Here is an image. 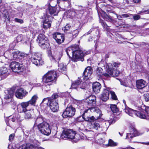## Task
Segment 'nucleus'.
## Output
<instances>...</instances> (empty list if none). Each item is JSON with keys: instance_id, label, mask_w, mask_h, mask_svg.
<instances>
[{"instance_id": "obj_4", "label": "nucleus", "mask_w": 149, "mask_h": 149, "mask_svg": "<svg viewBox=\"0 0 149 149\" xmlns=\"http://www.w3.org/2000/svg\"><path fill=\"white\" fill-rule=\"evenodd\" d=\"M61 138L63 139H73V141L76 142L80 139V136L76 134L75 132L71 130L67 129L63 131L61 134Z\"/></svg>"}, {"instance_id": "obj_20", "label": "nucleus", "mask_w": 149, "mask_h": 149, "mask_svg": "<svg viewBox=\"0 0 149 149\" xmlns=\"http://www.w3.org/2000/svg\"><path fill=\"white\" fill-rule=\"evenodd\" d=\"M10 120L15 123L20 122L23 120V118L21 117L18 113L13 114L10 116Z\"/></svg>"}, {"instance_id": "obj_31", "label": "nucleus", "mask_w": 149, "mask_h": 149, "mask_svg": "<svg viewBox=\"0 0 149 149\" xmlns=\"http://www.w3.org/2000/svg\"><path fill=\"white\" fill-rule=\"evenodd\" d=\"M25 113L24 118L25 119H29L31 118L32 115L33 111V110H29L26 111H23Z\"/></svg>"}, {"instance_id": "obj_11", "label": "nucleus", "mask_w": 149, "mask_h": 149, "mask_svg": "<svg viewBox=\"0 0 149 149\" xmlns=\"http://www.w3.org/2000/svg\"><path fill=\"white\" fill-rule=\"evenodd\" d=\"M125 112L130 116H133L135 115L141 118L146 119L145 115L139 111L133 110L127 107H125Z\"/></svg>"}, {"instance_id": "obj_45", "label": "nucleus", "mask_w": 149, "mask_h": 149, "mask_svg": "<svg viewBox=\"0 0 149 149\" xmlns=\"http://www.w3.org/2000/svg\"><path fill=\"white\" fill-rule=\"evenodd\" d=\"M144 97L145 101L146 102L149 101V93H145L144 95Z\"/></svg>"}, {"instance_id": "obj_40", "label": "nucleus", "mask_w": 149, "mask_h": 149, "mask_svg": "<svg viewBox=\"0 0 149 149\" xmlns=\"http://www.w3.org/2000/svg\"><path fill=\"white\" fill-rule=\"evenodd\" d=\"M92 127L96 130H98L100 128V125L98 123L95 122L91 124Z\"/></svg>"}, {"instance_id": "obj_15", "label": "nucleus", "mask_w": 149, "mask_h": 149, "mask_svg": "<svg viewBox=\"0 0 149 149\" xmlns=\"http://www.w3.org/2000/svg\"><path fill=\"white\" fill-rule=\"evenodd\" d=\"M85 102L87 105V108H92L91 106H94L96 103V97L94 95H91L87 97L85 100Z\"/></svg>"}, {"instance_id": "obj_61", "label": "nucleus", "mask_w": 149, "mask_h": 149, "mask_svg": "<svg viewBox=\"0 0 149 149\" xmlns=\"http://www.w3.org/2000/svg\"><path fill=\"white\" fill-rule=\"evenodd\" d=\"M125 149H135L131 147H127V148H126Z\"/></svg>"}, {"instance_id": "obj_12", "label": "nucleus", "mask_w": 149, "mask_h": 149, "mask_svg": "<svg viewBox=\"0 0 149 149\" xmlns=\"http://www.w3.org/2000/svg\"><path fill=\"white\" fill-rule=\"evenodd\" d=\"M75 111V108L72 106L68 107L63 112L62 116L64 118L72 117L74 115Z\"/></svg>"}, {"instance_id": "obj_30", "label": "nucleus", "mask_w": 149, "mask_h": 149, "mask_svg": "<svg viewBox=\"0 0 149 149\" xmlns=\"http://www.w3.org/2000/svg\"><path fill=\"white\" fill-rule=\"evenodd\" d=\"M93 89L95 93H99L101 88V84L98 82L93 83L92 85Z\"/></svg>"}, {"instance_id": "obj_44", "label": "nucleus", "mask_w": 149, "mask_h": 149, "mask_svg": "<svg viewBox=\"0 0 149 149\" xmlns=\"http://www.w3.org/2000/svg\"><path fill=\"white\" fill-rule=\"evenodd\" d=\"M97 142L100 145H104L105 141L104 139L100 138L97 141Z\"/></svg>"}, {"instance_id": "obj_19", "label": "nucleus", "mask_w": 149, "mask_h": 149, "mask_svg": "<svg viewBox=\"0 0 149 149\" xmlns=\"http://www.w3.org/2000/svg\"><path fill=\"white\" fill-rule=\"evenodd\" d=\"M48 55L51 60L53 62H59L62 56L61 54L59 53L53 55L51 51H48Z\"/></svg>"}, {"instance_id": "obj_52", "label": "nucleus", "mask_w": 149, "mask_h": 149, "mask_svg": "<svg viewBox=\"0 0 149 149\" xmlns=\"http://www.w3.org/2000/svg\"><path fill=\"white\" fill-rule=\"evenodd\" d=\"M78 31L77 30H76L74 31V32L72 33L73 37H76L78 35Z\"/></svg>"}, {"instance_id": "obj_13", "label": "nucleus", "mask_w": 149, "mask_h": 149, "mask_svg": "<svg viewBox=\"0 0 149 149\" xmlns=\"http://www.w3.org/2000/svg\"><path fill=\"white\" fill-rule=\"evenodd\" d=\"M37 41L39 45L42 48H47L49 46L48 43L45 39V36L43 34H40L38 35Z\"/></svg>"}, {"instance_id": "obj_5", "label": "nucleus", "mask_w": 149, "mask_h": 149, "mask_svg": "<svg viewBox=\"0 0 149 149\" xmlns=\"http://www.w3.org/2000/svg\"><path fill=\"white\" fill-rule=\"evenodd\" d=\"M56 3V1L54 0H49L48 3L46 6L47 8L46 12L45 14L48 13V15L50 16H54L57 15L58 11L57 10L56 7L54 6V3Z\"/></svg>"}, {"instance_id": "obj_55", "label": "nucleus", "mask_w": 149, "mask_h": 149, "mask_svg": "<svg viewBox=\"0 0 149 149\" xmlns=\"http://www.w3.org/2000/svg\"><path fill=\"white\" fill-rule=\"evenodd\" d=\"M128 15L127 14H122V16L123 18L127 17L130 16V15Z\"/></svg>"}, {"instance_id": "obj_38", "label": "nucleus", "mask_w": 149, "mask_h": 149, "mask_svg": "<svg viewBox=\"0 0 149 149\" xmlns=\"http://www.w3.org/2000/svg\"><path fill=\"white\" fill-rule=\"evenodd\" d=\"M43 118L42 116H39L37 117L35 121V124L39 125L40 124H42L43 123Z\"/></svg>"}, {"instance_id": "obj_16", "label": "nucleus", "mask_w": 149, "mask_h": 149, "mask_svg": "<svg viewBox=\"0 0 149 149\" xmlns=\"http://www.w3.org/2000/svg\"><path fill=\"white\" fill-rule=\"evenodd\" d=\"M142 134V133L138 132L135 128H132L130 129V133L127 134L126 139L130 140L133 137L141 135Z\"/></svg>"}, {"instance_id": "obj_42", "label": "nucleus", "mask_w": 149, "mask_h": 149, "mask_svg": "<svg viewBox=\"0 0 149 149\" xmlns=\"http://www.w3.org/2000/svg\"><path fill=\"white\" fill-rule=\"evenodd\" d=\"M70 28L71 26L69 24H67L62 28V30L64 32H66L70 30Z\"/></svg>"}, {"instance_id": "obj_64", "label": "nucleus", "mask_w": 149, "mask_h": 149, "mask_svg": "<svg viewBox=\"0 0 149 149\" xmlns=\"http://www.w3.org/2000/svg\"><path fill=\"white\" fill-rule=\"evenodd\" d=\"M148 113L149 114V107L148 109V110L147 111Z\"/></svg>"}, {"instance_id": "obj_22", "label": "nucleus", "mask_w": 149, "mask_h": 149, "mask_svg": "<svg viewBox=\"0 0 149 149\" xmlns=\"http://www.w3.org/2000/svg\"><path fill=\"white\" fill-rule=\"evenodd\" d=\"M95 75L98 80L100 79L104 76L107 77H109V74L107 73H102V69L100 68H98L95 72Z\"/></svg>"}, {"instance_id": "obj_2", "label": "nucleus", "mask_w": 149, "mask_h": 149, "mask_svg": "<svg viewBox=\"0 0 149 149\" xmlns=\"http://www.w3.org/2000/svg\"><path fill=\"white\" fill-rule=\"evenodd\" d=\"M84 111V118L86 121L92 122L101 118L102 114L98 108H89Z\"/></svg>"}, {"instance_id": "obj_50", "label": "nucleus", "mask_w": 149, "mask_h": 149, "mask_svg": "<svg viewBox=\"0 0 149 149\" xmlns=\"http://www.w3.org/2000/svg\"><path fill=\"white\" fill-rule=\"evenodd\" d=\"M15 135L13 134H11L9 136V140L10 141H12L14 138Z\"/></svg>"}, {"instance_id": "obj_46", "label": "nucleus", "mask_w": 149, "mask_h": 149, "mask_svg": "<svg viewBox=\"0 0 149 149\" xmlns=\"http://www.w3.org/2000/svg\"><path fill=\"white\" fill-rule=\"evenodd\" d=\"M77 105L78 109L80 110H84V106L83 104L79 103Z\"/></svg>"}, {"instance_id": "obj_36", "label": "nucleus", "mask_w": 149, "mask_h": 149, "mask_svg": "<svg viewBox=\"0 0 149 149\" xmlns=\"http://www.w3.org/2000/svg\"><path fill=\"white\" fill-rule=\"evenodd\" d=\"M75 11H78L79 12V13H75V17L76 18H77L78 19H81V17H82L83 16V15L84 13V11L83 10H75Z\"/></svg>"}, {"instance_id": "obj_56", "label": "nucleus", "mask_w": 149, "mask_h": 149, "mask_svg": "<svg viewBox=\"0 0 149 149\" xmlns=\"http://www.w3.org/2000/svg\"><path fill=\"white\" fill-rule=\"evenodd\" d=\"M117 16V17L118 19L119 20H121L122 19L123 16H122V15H118L117 14H116Z\"/></svg>"}, {"instance_id": "obj_18", "label": "nucleus", "mask_w": 149, "mask_h": 149, "mask_svg": "<svg viewBox=\"0 0 149 149\" xmlns=\"http://www.w3.org/2000/svg\"><path fill=\"white\" fill-rule=\"evenodd\" d=\"M10 67L13 71L15 72H17L19 70L21 71L23 70L22 65L15 61L12 62Z\"/></svg>"}, {"instance_id": "obj_58", "label": "nucleus", "mask_w": 149, "mask_h": 149, "mask_svg": "<svg viewBox=\"0 0 149 149\" xmlns=\"http://www.w3.org/2000/svg\"><path fill=\"white\" fill-rule=\"evenodd\" d=\"M111 72H114L113 73H115V72L114 71V70H115V68L114 67H111Z\"/></svg>"}, {"instance_id": "obj_8", "label": "nucleus", "mask_w": 149, "mask_h": 149, "mask_svg": "<svg viewBox=\"0 0 149 149\" xmlns=\"http://www.w3.org/2000/svg\"><path fill=\"white\" fill-rule=\"evenodd\" d=\"M38 129L40 132L43 134L49 136L50 134L51 130L49 125L46 122L37 125Z\"/></svg>"}, {"instance_id": "obj_9", "label": "nucleus", "mask_w": 149, "mask_h": 149, "mask_svg": "<svg viewBox=\"0 0 149 149\" xmlns=\"http://www.w3.org/2000/svg\"><path fill=\"white\" fill-rule=\"evenodd\" d=\"M31 60L32 63L37 66L42 65L44 64L41 55L38 53H31Z\"/></svg>"}, {"instance_id": "obj_26", "label": "nucleus", "mask_w": 149, "mask_h": 149, "mask_svg": "<svg viewBox=\"0 0 149 149\" xmlns=\"http://www.w3.org/2000/svg\"><path fill=\"white\" fill-rule=\"evenodd\" d=\"M81 83V81L80 80L76 81L74 83L72 84L71 88L76 89H78V88H81L82 89H85L86 83L84 82L83 84L84 85L82 87L80 85Z\"/></svg>"}, {"instance_id": "obj_43", "label": "nucleus", "mask_w": 149, "mask_h": 149, "mask_svg": "<svg viewBox=\"0 0 149 149\" xmlns=\"http://www.w3.org/2000/svg\"><path fill=\"white\" fill-rule=\"evenodd\" d=\"M110 93L112 98L114 100H116L117 97L115 93L113 91H110Z\"/></svg>"}, {"instance_id": "obj_1", "label": "nucleus", "mask_w": 149, "mask_h": 149, "mask_svg": "<svg viewBox=\"0 0 149 149\" xmlns=\"http://www.w3.org/2000/svg\"><path fill=\"white\" fill-rule=\"evenodd\" d=\"M67 55L70 58H72L73 61H75L79 59H82L84 56L87 54L85 51H82L79 45H75L67 48L66 49Z\"/></svg>"}, {"instance_id": "obj_3", "label": "nucleus", "mask_w": 149, "mask_h": 149, "mask_svg": "<svg viewBox=\"0 0 149 149\" xmlns=\"http://www.w3.org/2000/svg\"><path fill=\"white\" fill-rule=\"evenodd\" d=\"M15 95L17 98L22 99L28 94V92L22 88H17L13 86L7 90V94L5 95L4 98L6 99H10L13 96L15 91Z\"/></svg>"}, {"instance_id": "obj_54", "label": "nucleus", "mask_w": 149, "mask_h": 149, "mask_svg": "<svg viewBox=\"0 0 149 149\" xmlns=\"http://www.w3.org/2000/svg\"><path fill=\"white\" fill-rule=\"evenodd\" d=\"M96 34L95 35V36L94 37V38H96V40H97L98 38V36L99 35V31L98 30H97L96 31Z\"/></svg>"}, {"instance_id": "obj_7", "label": "nucleus", "mask_w": 149, "mask_h": 149, "mask_svg": "<svg viewBox=\"0 0 149 149\" xmlns=\"http://www.w3.org/2000/svg\"><path fill=\"white\" fill-rule=\"evenodd\" d=\"M57 74L54 70L49 71L43 77V82L47 84L50 83L57 78Z\"/></svg>"}, {"instance_id": "obj_41", "label": "nucleus", "mask_w": 149, "mask_h": 149, "mask_svg": "<svg viewBox=\"0 0 149 149\" xmlns=\"http://www.w3.org/2000/svg\"><path fill=\"white\" fill-rule=\"evenodd\" d=\"M84 113H83V115L82 116H79L77 118H76L75 120V121L76 122H80L83 121L84 120Z\"/></svg>"}, {"instance_id": "obj_25", "label": "nucleus", "mask_w": 149, "mask_h": 149, "mask_svg": "<svg viewBox=\"0 0 149 149\" xmlns=\"http://www.w3.org/2000/svg\"><path fill=\"white\" fill-rule=\"evenodd\" d=\"M26 55L24 53H21L19 51H17L13 53V58L8 57V59L10 60H14L17 58H19L20 57H24L26 56Z\"/></svg>"}, {"instance_id": "obj_28", "label": "nucleus", "mask_w": 149, "mask_h": 149, "mask_svg": "<svg viewBox=\"0 0 149 149\" xmlns=\"http://www.w3.org/2000/svg\"><path fill=\"white\" fill-rule=\"evenodd\" d=\"M101 15L102 17L107 21L113 24L116 22V21L111 16L107 15L104 11H102Z\"/></svg>"}, {"instance_id": "obj_33", "label": "nucleus", "mask_w": 149, "mask_h": 149, "mask_svg": "<svg viewBox=\"0 0 149 149\" xmlns=\"http://www.w3.org/2000/svg\"><path fill=\"white\" fill-rule=\"evenodd\" d=\"M66 68V66L65 64L63 63H60L58 65V70L59 71L62 72L63 71H65Z\"/></svg>"}, {"instance_id": "obj_47", "label": "nucleus", "mask_w": 149, "mask_h": 149, "mask_svg": "<svg viewBox=\"0 0 149 149\" xmlns=\"http://www.w3.org/2000/svg\"><path fill=\"white\" fill-rule=\"evenodd\" d=\"M100 22L101 23L102 25L103 26L104 28L107 29V28L108 27V26L105 22H104L102 20H100Z\"/></svg>"}, {"instance_id": "obj_57", "label": "nucleus", "mask_w": 149, "mask_h": 149, "mask_svg": "<svg viewBox=\"0 0 149 149\" xmlns=\"http://www.w3.org/2000/svg\"><path fill=\"white\" fill-rule=\"evenodd\" d=\"M141 13H144L145 14H149V10H142L141 11Z\"/></svg>"}, {"instance_id": "obj_6", "label": "nucleus", "mask_w": 149, "mask_h": 149, "mask_svg": "<svg viewBox=\"0 0 149 149\" xmlns=\"http://www.w3.org/2000/svg\"><path fill=\"white\" fill-rule=\"evenodd\" d=\"M58 97L57 94L54 93L52 96V99L50 100L49 107L51 110L54 112L58 111L59 106L58 103L57 98Z\"/></svg>"}, {"instance_id": "obj_39", "label": "nucleus", "mask_w": 149, "mask_h": 149, "mask_svg": "<svg viewBox=\"0 0 149 149\" xmlns=\"http://www.w3.org/2000/svg\"><path fill=\"white\" fill-rule=\"evenodd\" d=\"M110 108L111 111L114 113H117L118 111V109L116 105L111 104Z\"/></svg>"}, {"instance_id": "obj_53", "label": "nucleus", "mask_w": 149, "mask_h": 149, "mask_svg": "<svg viewBox=\"0 0 149 149\" xmlns=\"http://www.w3.org/2000/svg\"><path fill=\"white\" fill-rule=\"evenodd\" d=\"M51 99H52V97H51V98H48V97L45 98L43 100L42 102V103H43L46 100H47V101H48V102H49V103L50 102V100Z\"/></svg>"}, {"instance_id": "obj_37", "label": "nucleus", "mask_w": 149, "mask_h": 149, "mask_svg": "<svg viewBox=\"0 0 149 149\" xmlns=\"http://www.w3.org/2000/svg\"><path fill=\"white\" fill-rule=\"evenodd\" d=\"M118 143L114 142L113 140L111 139H109V140L108 143L106 145L107 146L111 147H115L118 145Z\"/></svg>"}, {"instance_id": "obj_63", "label": "nucleus", "mask_w": 149, "mask_h": 149, "mask_svg": "<svg viewBox=\"0 0 149 149\" xmlns=\"http://www.w3.org/2000/svg\"><path fill=\"white\" fill-rule=\"evenodd\" d=\"M91 31H90L88 32H87V33H85V35H87L88 34H90V33H91Z\"/></svg>"}, {"instance_id": "obj_24", "label": "nucleus", "mask_w": 149, "mask_h": 149, "mask_svg": "<svg viewBox=\"0 0 149 149\" xmlns=\"http://www.w3.org/2000/svg\"><path fill=\"white\" fill-rule=\"evenodd\" d=\"M53 37L58 44L62 43L64 40L63 35L58 33H55L53 34Z\"/></svg>"}, {"instance_id": "obj_62", "label": "nucleus", "mask_w": 149, "mask_h": 149, "mask_svg": "<svg viewBox=\"0 0 149 149\" xmlns=\"http://www.w3.org/2000/svg\"><path fill=\"white\" fill-rule=\"evenodd\" d=\"M123 102L124 104V105L126 107V102L125 101V100H123Z\"/></svg>"}, {"instance_id": "obj_51", "label": "nucleus", "mask_w": 149, "mask_h": 149, "mask_svg": "<svg viewBox=\"0 0 149 149\" xmlns=\"http://www.w3.org/2000/svg\"><path fill=\"white\" fill-rule=\"evenodd\" d=\"M15 21L17 22H19L20 23H23V20L20 19L15 18Z\"/></svg>"}, {"instance_id": "obj_32", "label": "nucleus", "mask_w": 149, "mask_h": 149, "mask_svg": "<svg viewBox=\"0 0 149 149\" xmlns=\"http://www.w3.org/2000/svg\"><path fill=\"white\" fill-rule=\"evenodd\" d=\"M38 98V95H35L32 97L31 99L28 101L29 102L30 105L34 106Z\"/></svg>"}, {"instance_id": "obj_59", "label": "nucleus", "mask_w": 149, "mask_h": 149, "mask_svg": "<svg viewBox=\"0 0 149 149\" xmlns=\"http://www.w3.org/2000/svg\"><path fill=\"white\" fill-rule=\"evenodd\" d=\"M140 0H133V1L134 3H138L139 1Z\"/></svg>"}, {"instance_id": "obj_60", "label": "nucleus", "mask_w": 149, "mask_h": 149, "mask_svg": "<svg viewBox=\"0 0 149 149\" xmlns=\"http://www.w3.org/2000/svg\"><path fill=\"white\" fill-rule=\"evenodd\" d=\"M92 37H90L88 39V41H92L93 40Z\"/></svg>"}, {"instance_id": "obj_29", "label": "nucleus", "mask_w": 149, "mask_h": 149, "mask_svg": "<svg viewBox=\"0 0 149 149\" xmlns=\"http://www.w3.org/2000/svg\"><path fill=\"white\" fill-rule=\"evenodd\" d=\"M79 13L78 11H73L71 10H68L64 13V16L67 18H72L76 19L75 13Z\"/></svg>"}, {"instance_id": "obj_49", "label": "nucleus", "mask_w": 149, "mask_h": 149, "mask_svg": "<svg viewBox=\"0 0 149 149\" xmlns=\"http://www.w3.org/2000/svg\"><path fill=\"white\" fill-rule=\"evenodd\" d=\"M133 15V17L134 19L135 20H136L139 19L140 18V16L138 15Z\"/></svg>"}, {"instance_id": "obj_48", "label": "nucleus", "mask_w": 149, "mask_h": 149, "mask_svg": "<svg viewBox=\"0 0 149 149\" xmlns=\"http://www.w3.org/2000/svg\"><path fill=\"white\" fill-rule=\"evenodd\" d=\"M23 36H19L17 37L16 40L18 42L21 41L23 40Z\"/></svg>"}, {"instance_id": "obj_21", "label": "nucleus", "mask_w": 149, "mask_h": 149, "mask_svg": "<svg viewBox=\"0 0 149 149\" xmlns=\"http://www.w3.org/2000/svg\"><path fill=\"white\" fill-rule=\"evenodd\" d=\"M92 72L93 70L92 68L90 66L87 67L83 72V77L85 81L91 78Z\"/></svg>"}, {"instance_id": "obj_14", "label": "nucleus", "mask_w": 149, "mask_h": 149, "mask_svg": "<svg viewBox=\"0 0 149 149\" xmlns=\"http://www.w3.org/2000/svg\"><path fill=\"white\" fill-rule=\"evenodd\" d=\"M48 13L45 14L43 17V27L45 29H47L49 28L51 26L52 22L51 19L52 17L48 15Z\"/></svg>"}, {"instance_id": "obj_34", "label": "nucleus", "mask_w": 149, "mask_h": 149, "mask_svg": "<svg viewBox=\"0 0 149 149\" xmlns=\"http://www.w3.org/2000/svg\"><path fill=\"white\" fill-rule=\"evenodd\" d=\"M1 10H0L1 12H3L2 14L6 18L8 21H10V19L9 17V13L8 11L7 10L3 9L1 6L0 7Z\"/></svg>"}, {"instance_id": "obj_35", "label": "nucleus", "mask_w": 149, "mask_h": 149, "mask_svg": "<svg viewBox=\"0 0 149 149\" xmlns=\"http://www.w3.org/2000/svg\"><path fill=\"white\" fill-rule=\"evenodd\" d=\"M30 104L29 101L26 102H24L20 103V106L22 108V111H25L26 110V108Z\"/></svg>"}, {"instance_id": "obj_23", "label": "nucleus", "mask_w": 149, "mask_h": 149, "mask_svg": "<svg viewBox=\"0 0 149 149\" xmlns=\"http://www.w3.org/2000/svg\"><path fill=\"white\" fill-rule=\"evenodd\" d=\"M110 92V88H109L104 89L100 97V99L102 101L105 102L109 99Z\"/></svg>"}, {"instance_id": "obj_27", "label": "nucleus", "mask_w": 149, "mask_h": 149, "mask_svg": "<svg viewBox=\"0 0 149 149\" xmlns=\"http://www.w3.org/2000/svg\"><path fill=\"white\" fill-rule=\"evenodd\" d=\"M136 86L139 89H141L145 87L147 85V83L146 81L143 79H139L136 81Z\"/></svg>"}, {"instance_id": "obj_10", "label": "nucleus", "mask_w": 149, "mask_h": 149, "mask_svg": "<svg viewBox=\"0 0 149 149\" xmlns=\"http://www.w3.org/2000/svg\"><path fill=\"white\" fill-rule=\"evenodd\" d=\"M119 64L116 63H111L107 64L106 65L107 70L106 72H107V74H109V77L111 76L113 77L118 76L120 74V72L117 70L115 69L114 71L115 73H114V72H111V67H114L115 68H116L118 66Z\"/></svg>"}, {"instance_id": "obj_17", "label": "nucleus", "mask_w": 149, "mask_h": 149, "mask_svg": "<svg viewBox=\"0 0 149 149\" xmlns=\"http://www.w3.org/2000/svg\"><path fill=\"white\" fill-rule=\"evenodd\" d=\"M9 69L6 67H0V81L6 78L9 74Z\"/></svg>"}]
</instances>
